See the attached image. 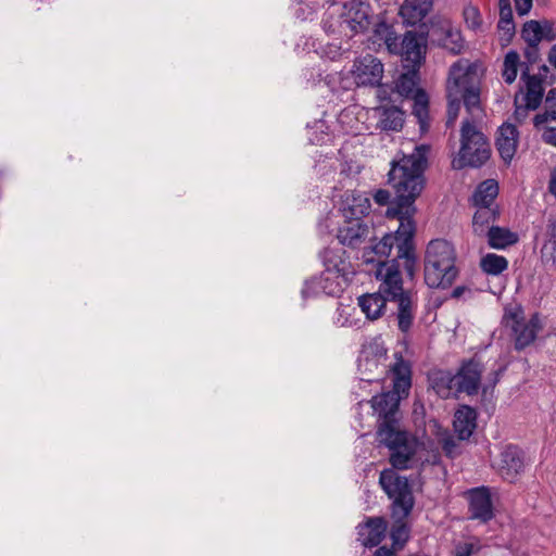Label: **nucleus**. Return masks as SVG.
Here are the masks:
<instances>
[{
  "instance_id": "f257e3e1",
  "label": "nucleus",
  "mask_w": 556,
  "mask_h": 556,
  "mask_svg": "<svg viewBox=\"0 0 556 556\" xmlns=\"http://www.w3.org/2000/svg\"><path fill=\"white\" fill-rule=\"evenodd\" d=\"M424 159L418 154L403 156L393 162L389 172V184L392 186L395 198L387 211V216L396 218L400 225L395 233H387L369 251H365L363 258L366 263L378 264L387 258L393 245H397V258L404 260V266L409 276L414 274L415 254L413 238L416 231L414 215L415 201L424 188Z\"/></svg>"
},
{
  "instance_id": "f03ea898",
  "label": "nucleus",
  "mask_w": 556,
  "mask_h": 556,
  "mask_svg": "<svg viewBox=\"0 0 556 556\" xmlns=\"http://www.w3.org/2000/svg\"><path fill=\"white\" fill-rule=\"evenodd\" d=\"M375 276L380 282L378 292L389 299V302L396 304L395 316L399 329L407 333L415 320L417 303L412 292L403 288L397 261H378Z\"/></svg>"
},
{
  "instance_id": "7ed1b4c3",
  "label": "nucleus",
  "mask_w": 556,
  "mask_h": 556,
  "mask_svg": "<svg viewBox=\"0 0 556 556\" xmlns=\"http://www.w3.org/2000/svg\"><path fill=\"white\" fill-rule=\"evenodd\" d=\"M446 89L447 124L457 118L462 101L470 113L480 109V76L476 64H469L466 60L454 63L450 70Z\"/></svg>"
},
{
  "instance_id": "20e7f679",
  "label": "nucleus",
  "mask_w": 556,
  "mask_h": 556,
  "mask_svg": "<svg viewBox=\"0 0 556 556\" xmlns=\"http://www.w3.org/2000/svg\"><path fill=\"white\" fill-rule=\"evenodd\" d=\"M342 248H328L323 253L325 270L319 277L307 280L302 289L304 299L321 294L338 296L346 286L351 273L350 263L344 257Z\"/></svg>"
},
{
  "instance_id": "39448f33",
  "label": "nucleus",
  "mask_w": 556,
  "mask_h": 556,
  "mask_svg": "<svg viewBox=\"0 0 556 556\" xmlns=\"http://www.w3.org/2000/svg\"><path fill=\"white\" fill-rule=\"evenodd\" d=\"M391 377L393 391L384 392L371 399V407L379 418L378 427H384L392 424L393 428L400 427L396 414L402 397L408 395L412 387L410 365L401 355H395V362L392 364Z\"/></svg>"
},
{
  "instance_id": "423d86ee",
  "label": "nucleus",
  "mask_w": 556,
  "mask_h": 556,
  "mask_svg": "<svg viewBox=\"0 0 556 556\" xmlns=\"http://www.w3.org/2000/svg\"><path fill=\"white\" fill-rule=\"evenodd\" d=\"M377 439L389 448L392 468L407 470L420 463L419 453L424 450V443L400 427L393 428L392 424L378 427Z\"/></svg>"
},
{
  "instance_id": "0eeeda50",
  "label": "nucleus",
  "mask_w": 556,
  "mask_h": 556,
  "mask_svg": "<svg viewBox=\"0 0 556 556\" xmlns=\"http://www.w3.org/2000/svg\"><path fill=\"white\" fill-rule=\"evenodd\" d=\"M374 42H383L388 51L402 56L404 67H420L425 60L427 41L421 35L407 31L403 37L384 22L378 23L374 29Z\"/></svg>"
},
{
  "instance_id": "6e6552de",
  "label": "nucleus",
  "mask_w": 556,
  "mask_h": 556,
  "mask_svg": "<svg viewBox=\"0 0 556 556\" xmlns=\"http://www.w3.org/2000/svg\"><path fill=\"white\" fill-rule=\"evenodd\" d=\"M454 247L446 240L430 241L425 258V281L430 288H447L457 277Z\"/></svg>"
},
{
  "instance_id": "1a4fd4ad",
  "label": "nucleus",
  "mask_w": 556,
  "mask_h": 556,
  "mask_svg": "<svg viewBox=\"0 0 556 556\" xmlns=\"http://www.w3.org/2000/svg\"><path fill=\"white\" fill-rule=\"evenodd\" d=\"M502 323L510 330L514 349L518 352L530 346L535 341L538 333L543 329L540 314L534 313L526 320L521 305L505 307Z\"/></svg>"
},
{
  "instance_id": "9d476101",
  "label": "nucleus",
  "mask_w": 556,
  "mask_h": 556,
  "mask_svg": "<svg viewBox=\"0 0 556 556\" xmlns=\"http://www.w3.org/2000/svg\"><path fill=\"white\" fill-rule=\"evenodd\" d=\"M458 156L453 160V167H480L486 161V139L475 123L466 121L462 126V139Z\"/></svg>"
},
{
  "instance_id": "9b49d317",
  "label": "nucleus",
  "mask_w": 556,
  "mask_h": 556,
  "mask_svg": "<svg viewBox=\"0 0 556 556\" xmlns=\"http://www.w3.org/2000/svg\"><path fill=\"white\" fill-rule=\"evenodd\" d=\"M387 348L380 336L371 338L363 344L358 357V372L361 381L366 383L379 382L381 376L390 374L392 365H387Z\"/></svg>"
},
{
  "instance_id": "f8f14e48",
  "label": "nucleus",
  "mask_w": 556,
  "mask_h": 556,
  "mask_svg": "<svg viewBox=\"0 0 556 556\" xmlns=\"http://www.w3.org/2000/svg\"><path fill=\"white\" fill-rule=\"evenodd\" d=\"M379 484L393 500L392 515L394 518L405 519L414 507V496L408 480L396 473L394 468H388L380 472Z\"/></svg>"
},
{
  "instance_id": "ddd939ff",
  "label": "nucleus",
  "mask_w": 556,
  "mask_h": 556,
  "mask_svg": "<svg viewBox=\"0 0 556 556\" xmlns=\"http://www.w3.org/2000/svg\"><path fill=\"white\" fill-rule=\"evenodd\" d=\"M527 465L526 453L518 445L508 444L502 448L492 467L506 481L514 482Z\"/></svg>"
},
{
  "instance_id": "4468645a",
  "label": "nucleus",
  "mask_w": 556,
  "mask_h": 556,
  "mask_svg": "<svg viewBox=\"0 0 556 556\" xmlns=\"http://www.w3.org/2000/svg\"><path fill=\"white\" fill-rule=\"evenodd\" d=\"M351 74L357 86H378L383 76V64L367 54L354 61Z\"/></svg>"
},
{
  "instance_id": "2eb2a0df",
  "label": "nucleus",
  "mask_w": 556,
  "mask_h": 556,
  "mask_svg": "<svg viewBox=\"0 0 556 556\" xmlns=\"http://www.w3.org/2000/svg\"><path fill=\"white\" fill-rule=\"evenodd\" d=\"M468 202L475 210L471 223L472 235L483 242L486 237V181L478 185Z\"/></svg>"
},
{
  "instance_id": "dca6fc26",
  "label": "nucleus",
  "mask_w": 556,
  "mask_h": 556,
  "mask_svg": "<svg viewBox=\"0 0 556 556\" xmlns=\"http://www.w3.org/2000/svg\"><path fill=\"white\" fill-rule=\"evenodd\" d=\"M342 24L346 25L353 34L365 31L370 25V9L358 0L344 3L341 13Z\"/></svg>"
},
{
  "instance_id": "f3484780",
  "label": "nucleus",
  "mask_w": 556,
  "mask_h": 556,
  "mask_svg": "<svg viewBox=\"0 0 556 556\" xmlns=\"http://www.w3.org/2000/svg\"><path fill=\"white\" fill-rule=\"evenodd\" d=\"M430 31L432 38L453 54L462 52L464 39L459 29L455 27L450 20L443 18L434 23Z\"/></svg>"
},
{
  "instance_id": "a211bd4d",
  "label": "nucleus",
  "mask_w": 556,
  "mask_h": 556,
  "mask_svg": "<svg viewBox=\"0 0 556 556\" xmlns=\"http://www.w3.org/2000/svg\"><path fill=\"white\" fill-rule=\"evenodd\" d=\"M369 198L362 192L348 190L344 192L340 211L346 220H359L369 213Z\"/></svg>"
},
{
  "instance_id": "6ab92c4d",
  "label": "nucleus",
  "mask_w": 556,
  "mask_h": 556,
  "mask_svg": "<svg viewBox=\"0 0 556 556\" xmlns=\"http://www.w3.org/2000/svg\"><path fill=\"white\" fill-rule=\"evenodd\" d=\"M481 363L475 359L463 363L456 372L459 393H466L468 395L477 393L481 382Z\"/></svg>"
},
{
  "instance_id": "aec40b11",
  "label": "nucleus",
  "mask_w": 556,
  "mask_h": 556,
  "mask_svg": "<svg viewBox=\"0 0 556 556\" xmlns=\"http://www.w3.org/2000/svg\"><path fill=\"white\" fill-rule=\"evenodd\" d=\"M525 81H520L518 91L520 100L527 102V108L539 109L542 105L545 94V84L542 83L540 76L523 74Z\"/></svg>"
},
{
  "instance_id": "412c9836",
  "label": "nucleus",
  "mask_w": 556,
  "mask_h": 556,
  "mask_svg": "<svg viewBox=\"0 0 556 556\" xmlns=\"http://www.w3.org/2000/svg\"><path fill=\"white\" fill-rule=\"evenodd\" d=\"M518 130L513 124H503L497 130L495 140L500 156L509 165L517 150Z\"/></svg>"
},
{
  "instance_id": "4be33fe9",
  "label": "nucleus",
  "mask_w": 556,
  "mask_h": 556,
  "mask_svg": "<svg viewBox=\"0 0 556 556\" xmlns=\"http://www.w3.org/2000/svg\"><path fill=\"white\" fill-rule=\"evenodd\" d=\"M387 531V523L383 518H368L364 525L358 526V540L366 547H374L380 544Z\"/></svg>"
},
{
  "instance_id": "5701e85b",
  "label": "nucleus",
  "mask_w": 556,
  "mask_h": 556,
  "mask_svg": "<svg viewBox=\"0 0 556 556\" xmlns=\"http://www.w3.org/2000/svg\"><path fill=\"white\" fill-rule=\"evenodd\" d=\"M433 0H405L400 8V15L406 25L420 23L430 12Z\"/></svg>"
},
{
  "instance_id": "b1692460",
  "label": "nucleus",
  "mask_w": 556,
  "mask_h": 556,
  "mask_svg": "<svg viewBox=\"0 0 556 556\" xmlns=\"http://www.w3.org/2000/svg\"><path fill=\"white\" fill-rule=\"evenodd\" d=\"M357 301L358 306L366 317L370 320H376L384 313L389 299L377 291L361 295Z\"/></svg>"
},
{
  "instance_id": "393cba45",
  "label": "nucleus",
  "mask_w": 556,
  "mask_h": 556,
  "mask_svg": "<svg viewBox=\"0 0 556 556\" xmlns=\"http://www.w3.org/2000/svg\"><path fill=\"white\" fill-rule=\"evenodd\" d=\"M431 383L435 393L443 399L458 396L459 394L456 374L452 375L450 371H438L433 374Z\"/></svg>"
},
{
  "instance_id": "a878e982",
  "label": "nucleus",
  "mask_w": 556,
  "mask_h": 556,
  "mask_svg": "<svg viewBox=\"0 0 556 556\" xmlns=\"http://www.w3.org/2000/svg\"><path fill=\"white\" fill-rule=\"evenodd\" d=\"M368 229L359 220H346L338 231V240L343 245L357 247L367 236Z\"/></svg>"
},
{
  "instance_id": "bb28decb",
  "label": "nucleus",
  "mask_w": 556,
  "mask_h": 556,
  "mask_svg": "<svg viewBox=\"0 0 556 556\" xmlns=\"http://www.w3.org/2000/svg\"><path fill=\"white\" fill-rule=\"evenodd\" d=\"M378 127L386 131H400L404 125V112L396 106H386L377 110Z\"/></svg>"
},
{
  "instance_id": "cd10ccee",
  "label": "nucleus",
  "mask_w": 556,
  "mask_h": 556,
  "mask_svg": "<svg viewBox=\"0 0 556 556\" xmlns=\"http://www.w3.org/2000/svg\"><path fill=\"white\" fill-rule=\"evenodd\" d=\"M476 412L469 406H463L455 413L454 429L459 440L469 439L476 428Z\"/></svg>"
},
{
  "instance_id": "c85d7f7f",
  "label": "nucleus",
  "mask_w": 556,
  "mask_h": 556,
  "mask_svg": "<svg viewBox=\"0 0 556 556\" xmlns=\"http://www.w3.org/2000/svg\"><path fill=\"white\" fill-rule=\"evenodd\" d=\"M519 241L517 232L506 227L491 226L489 227V247L497 250H504L515 245Z\"/></svg>"
},
{
  "instance_id": "c756f323",
  "label": "nucleus",
  "mask_w": 556,
  "mask_h": 556,
  "mask_svg": "<svg viewBox=\"0 0 556 556\" xmlns=\"http://www.w3.org/2000/svg\"><path fill=\"white\" fill-rule=\"evenodd\" d=\"M495 527L509 529L510 517L501 508L497 496L489 489V530H495Z\"/></svg>"
},
{
  "instance_id": "7c9ffc66",
  "label": "nucleus",
  "mask_w": 556,
  "mask_h": 556,
  "mask_svg": "<svg viewBox=\"0 0 556 556\" xmlns=\"http://www.w3.org/2000/svg\"><path fill=\"white\" fill-rule=\"evenodd\" d=\"M413 98V114L418 119L420 130L426 131L428 129L429 118V97L424 89H416Z\"/></svg>"
},
{
  "instance_id": "2f4dec72",
  "label": "nucleus",
  "mask_w": 556,
  "mask_h": 556,
  "mask_svg": "<svg viewBox=\"0 0 556 556\" xmlns=\"http://www.w3.org/2000/svg\"><path fill=\"white\" fill-rule=\"evenodd\" d=\"M547 239L541 249V258L545 264L554 265L556 262V217L551 216L546 227Z\"/></svg>"
},
{
  "instance_id": "473e14b6",
  "label": "nucleus",
  "mask_w": 556,
  "mask_h": 556,
  "mask_svg": "<svg viewBox=\"0 0 556 556\" xmlns=\"http://www.w3.org/2000/svg\"><path fill=\"white\" fill-rule=\"evenodd\" d=\"M469 507L472 518L486 520V488L472 489L468 492Z\"/></svg>"
},
{
  "instance_id": "72a5a7b5",
  "label": "nucleus",
  "mask_w": 556,
  "mask_h": 556,
  "mask_svg": "<svg viewBox=\"0 0 556 556\" xmlns=\"http://www.w3.org/2000/svg\"><path fill=\"white\" fill-rule=\"evenodd\" d=\"M407 71L400 75L396 80V90L400 94L409 97L416 91L418 84V70L419 67H405Z\"/></svg>"
},
{
  "instance_id": "f704fd0d",
  "label": "nucleus",
  "mask_w": 556,
  "mask_h": 556,
  "mask_svg": "<svg viewBox=\"0 0 556 556\" xmlns=\"http://www.w3.org/2000/svg\"><path fill=\"white\" fill-rule=\"evenodd\" d=\"M545 110L533 118V125L539 128L548 121H556V88L548 90L544 98Z\"/></svg>"
},
{
  "instance_id": "c9c22d12",
  "label": "nucleus",
  "mask_w": 556,
  "mask_h": 556,
  "mask_svg": "<svg viewBox=\"0 0 556 556\" xmlns=\"http://www.w3.org/2000/svg\"><path fill=\"white\" fill-rule=\"evenodd\" d=\"M542 26L540 22L531 20L523 24L521 38L527 42V45H539L542 40Z\"/></svg>"
},
{
  "instance_id": "e433bc0d",
  "label": "nucleus",
  "mask_w": 556,
  "mask_h": 556,
  "mask_svg": "<svg viewBox=\"0 0 556 556\" xmlns=\"http://www.w3.org/2000/svg\"><path fill=\"white\" fill-rule=\"evenodd\" d=\"M403 520L404 519L396 518L390 534L393 545L399 547H402L409 538V529Z\"/></svg>"
},
{
  "instance_id": "4c0bfd02",
  "label": "nucleus",
  "mask_w": 556,
  "mask_h": 556,
  "mask_svg": "<svg viewBox=\"0 0 556 556\" xmlns=\"http://www.w3.org/2000/svg\"><path fill=\"white\" fill-rule=\"evenodd\" d=\"M500 34V42L502 47H506L510 43L511 39L516 34V26L514 22H500L497 24Z\"/></svg>"
},
{
  "instance_id": "58836bf2",
  "label": "nucleus",
  "mask_w": 556,
  "mask_h": 556,
  "mask_svg": "<svg viewBox=\"0 0 556 556\" xmlns=\"http://www.w3.org/2000/svg\"><path fill=\"white\" fill-rule=\"evenodd\" d=\"M508 268V261L505 256L489 253V275L497 276Z\"/></svg>"
},
{
  "instance_id": "ea45409f",
  "label": "nucleus",
  "mask_w": 556,
  "mask_h": 556,
  "mask_svg": "<svg viewBox=\"0 0 556 556\" xmlns=\"http://www.w3.org/2000/svg\"><path fill=\"white\" fill-rule=\"evenodd\" d=\"M514 106V117L519 124H522L527 119L530 111L538 110L536 108H527V102L520 100V94H515Z\"/></svg>"
},
{
  "instance_id": "a19ab883",
  "label": "nucleus",
  "mask_w": 556,
  "mask_h": 556,
  "mask_svg": "<svg viewBox=\"0 0 556 556\" xmlns=\"http://www.w3.org/2000/svg\"><path fill=\"white\" fill-rule=\"evenodd\" d=\"M464 18L468 27L476 29L481 26L482 17L476 7L469 5L464 10Z\"/></svg>"
},
{
  "instance_id": "79ce46f5",
  "label": "nucleus",
  "mask_w": 556,
  "mask_h": 556,
  "mask_svg": "<svg viewBox=\"0 0 556 556\" xmlns=\"http://www.w3.org/2000/svg\"><path fill=\"white\" fill-rule=\"evenodd\" d=\"M440 443L448 457H454L457 454V443L451 434L444 433L440 438Z\"/></svg>"
},
{
  "instance_id": "37998d69",
  "label": "nucleus",
  "mask_w": 556,
  "mask_h": 556,
  "mask_svg": "<svg viewBox=\"0 0 556 556\" xmlns=\"http://www.w3.org/2000/svg\"><path fill=\"white\" fill-rule=\"evenodd\" d=\"M523 56L530 64H536L541 60L539 45H527Z\"/></svg>"
},
{
  "instance_id": "c03bdc74",
  "label": "nucleus",
  "mask_w": 556,
  "mask_h": 556,
  "mask_svg": "<svg viewBox=\"0 0 556 556\" xmlns=\"http://www.w3.org/2000/svg\"><path fill=\"white\" fill-rule=\"evenodd\" d=\"M520 63V56L519 53L515 50H510L506 53L504 58V68H514L518 67Z\"/></svg>"
},
{
  "instance_id": "a18cd8bd",
  "label": "nucleus",
  "mask_w": 556,
  "mask_h": 556,
  "mask_svg": "<svg viewBox=\"0 0 556 556\" xmlns=\"http://www.w3.org/2000/svg\"><path fill=\"white\" fill-rule=\"evenodd\" d=\"M542 26V39H546L547 41H553L556 38V33L553 27V23L549 21H544Z\"/></svg>"
},
{
  "instance_id": "49530a36",
  "label": "nucleus",
  "mask_w": 556,
  "mask_h": 556,
  "mask_svg": "<svg viewBox=\"0 0 556 556\" xmlns=\"http://www.w3.org/2000/svg\"><path fill=\"white\" fill-rule=\"evenodd\" d=\"M515 7L519 15H526L532 8V0H515Z\"/></svg>"
},
{
  "instance_id": "de8ad7c7",
  "label": "nucleus",
  "mask_w": 556,
  "mask_h": 556,
  "mask_svg": "<svg viewBox=\"0 0 556 556\" xmlns=\"http://www.w3.org/2000/svg\"><path fill=\"white\" fill-rule=\"evenodd\" d=\"M542 139L544 142L556 147V128L547 127L542 135Z\"/></svg>"
},
{
  "instance_id": "09e8293b",
  "label": "nucleus",
  "mask_w": 556,
  "mask_h": 556,
  "mask_svg": "<svg viewBox=\"0 0 556 556\" xmlns=\"http://www.w3.org/2000/svg\"><path fill=\"white\" fill-rule=\"evenodd\" d=\"M517 74H518V67H514V68L507 67V68H503V71H502V76H503L505 83L508 85L513 84L516 80Z\"/></svg>"
},
{
  "instance_id": "8fccbe9b",
  "label": "nucleus",
  "mask_w": 556,
  "mask_h": 556,
  "mask_svg": "<svg viewBox=\"0 0 556 556\" xmlns=\"http://www.w3.org/2000/svg\"><path fill=\"white\" fill-rule=\"evenodd\" d=\"M375 201L380 205H386L389 203L390 193L387 190L379 189L374 194Z\"/></svg>"
},
{
  "instance_id": "3c124183",
  "label": "nucleus",
  "mask_w": 556,
  "mask_h": 556,
  "mask_svg": "<svg viewBox=\"0 0 556 556\" xmlns=\"http://www.w3.org/2000/svg\"><path fill=\"white\" fill-rule=\"evenodd\" d=\"M498 182L495 179L489 178V201H494L498 195Z\"/></svg>"
},
{
  "instance_id": "603ef678",
  "label": "nucleus",
  "mask_w": 556,
  "mask_h": 556,
  "mask_svg": "<svg viewBox=\"0 0 556 556\" xmlns=\"http://www.w3.org/2000/svg\"><path fill=\"white\" fill-rule=\"evenodd\" d=\"M514 22L511 7L500 8V22Z\"/></svg>"
},
{
  "instance_id": "864d4df0",
  "label": "nucleus",
  "mask_w": 556,
  "mask_h": 556,
  "mask_svg": "<svg viewBox=\"0 0 556 556\" xmlns=\"http://www.w3.org/2000/svg\"><path fill=\"white\" fill-rule=\"evenodd\" d=\"M472 552V545L464 544L456 548V556H470Z\"/></svg>"
},
{
  "instance_id": "5fc2aeb1",
  "label": "nucleus",
  "mask_w": 556,
  "mask_h": 556,
  "mask_svg": "<svg viewBox=\"0 0 556 556\" xmlns=\"http://www.w3.org/2000/svg\"><path fill=\"white\" fill-rule=\"evenodd\" d=\"M533 64H530L528 61H523L519 63V66L521 67V74H520V81H525L523 74L533 75L531 73V66Z\"/></svg>"
},
{
  "instance_id": "6e6d98bb",
  "label": "nucleus",
  "mask_w": 556,
  "mask_h": 556,
  "mask_svg": "<svg viewBox=\"0 0 556 556\" xmlns=\"http://www.w3.org/2000/svg\"><path fill=\"white\" fill-rule=\"evenodd\" d=\"M549 73V67L546 64H542L539 66V73L534 74L533 76H540L542 79V83L545 84L547 81V75Z\"/></svg>"
},
{
  "instance_id": "4d7b16f0",
  "label": "nucleus",
  "mask_w": 556,
  "mask_h": 556,
  "mask_svg": "<svg viewBox=\"0 0 556 556\" xmlns=\"http://www.w3.org/2000/svg\"><path fill=\"white\" fill-rule=\"evenodd\" d=\"M548 190L556 198V165H555V168L552 170V174H551V179H549V184H548Z\"/></svg>"
},
{
  "instance_id": "13d9d810",
  "label": "nucleus",
  "mask_w": 556,
  "mask_h": 556,
  "mask_svg": "<svg viewBox=\"0 0 556 556\" xmlns=\"http://www.w3.org/2000/svg\"><path fill=\"white\" fill-rule=\"evenodd\" d=\"M489 214L493 219L498 218L501 211L497 204H494V201H489Z\"/></svg>"
},
{
  "instance_id": "bf43d9fd",
  "label": "nucleus",
  "mask_w": 556,
  "mask_h": 556,
  "mask_svg": "<svg viewBox=\"0 0 556 556\" xmlns=\"http://www.w3.org/2000/svg\"><path fill=\"white\" fill-rule=\"evenodd\" d=\"M547 61L554 66L556 70V43L549 49Z\"/></svg>"
},
{
  "instance_id": "052dcab7",
  "label": "nucleus",
  "mask_w": 556,
  "mask_h": 556,
  "mask_svg": "<svg viewBox=\"0 0 556 556\" xmlns=\"http://www.w3.org/2000/svg\"><path fill=\"white\" fill-rule=\"evenodd\" d=\"M375 556H395V554L393 551L382 546L376 551Z\"/></svg>"
},
{
  "instance_id": "680f3d73",
  "label": "nucleus",
  "mask_w": 556,
  "mask_h": 556,
  "mask_svg": "<svg viewBox=\"0 0 556 556\" xmlns=\"http://www.w3.org/2000/svg\"><path fill=\"white\" fill-rule=\"evenodd\" d=\"M480 267L486 273V255H482L480 258Z\"/></svg>"
},
{
  "instance_id": "e2e57ef3",
  "label": "nucleus",
  "mask_w": 556,
  "mask_h": 556,
  "mask_svg": "<svg viewBox=\"0 0 556 556\" xmlns=\"http://www.w3.org/2000/svg\"><path fill=\"white\" fill-rule=\"evenodd\" d=\"M555 81H556V76L555 75H551V76L547 75V81H545V85L552 86V85L555 84Z\"/></svg>"
},
{
  "instance_id": "0e129e2a",
  "label": "nucleus",
  "mask_w": 556,
  "mask_h": 556,
  "mask_svg": "<svg viewBox=\"0 0 556 556\" xmlns=\"http://www.w3.org/2000/svg\"><path fill=\"white\" fill-rule=\"evenodd\" d=\"M498 7L500 8L511 7L510 0H498Z\"/></svg>"
},
{
  "instance_id": "69168bd1",
  "label": "nucleus",
  "mask_w": 556,
  "mask_h": 556,
  "mask_svg": "<svg viewBox=\"0 0 556 556\" xmlns=\"http://www.w3.org/2000/svg\"><path fill=\"white\" fill-rule=\"evenodd\" d=\"M337 324H339L340 326H345L348 324V320L346 319H344V320L338 319Z\"/></svg>"
},
{
  "instance_id": "338daca9",
  "label": "nucleus",
  "mask_w": 556,
  "mask_h": 556,
  "mask_svg": "<svg viewBox=\"0 0 556 556\" xmlns=\"http://www.w3.org/2000/svg\"><path fill=\"white\" fill-rule=\"evenodd\" d=\"M345 116H346V113H342V114L340 115V119H341V121H343V118H344Z\"/></svg>"
}]
</instances>
